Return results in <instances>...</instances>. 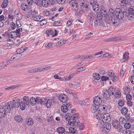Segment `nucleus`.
<instances>
[{"label":"nucleus","instance_id":"1","mask_svg":"<svg viewBox=\"0 0 134 134\" xmlns=\"http://www.w3.org/2000/svg\"><path fill=\"white\" fill-rule=\"evenodd\" d=\"M88 12V14L87 15V18L90 25H92L94 23L96 25L100 27H105L106 29L108 27L102 21L103 18L102 14L97 13L95 14L90 11H89Z\"/></svg>","mask_w":134,"mask_h":134},{"label":"nucleus","instance_id":"2","mask_svg":"<svg viewBox=\"0 0 134 134\" xmlns=\"http://www.w3.org/2000/svg\"><path fill=\"white\" fill-rule=\"evenodd\" d=\"M108 14L109 16H110V19L112 23L114 25L116 26L119 25L120 23V19L118 18L115 15L114 10L112 9H110L109 11Z\"/></svg>","mask_w":134,"mask_h":134},{"label":"nucleus","instance_id":"3","mask_svg":"<svg viewBox=\"0 0 134 134\" xmlns=\"http://www.w3.org/2000/svg\"><path fill=\"white\" fill-rule=\"evenodd\" d=\"M97 117L99 119H101L102 121H104V123L107 121L109 122L111 120L110 116L108 113L101 114L100 112Z\"/></svg>","mask_w":134,"mask_h":134},{"label":"nucleus","instance_id":"4","mask_svg":"<svg viewBox=\"0 0 134 134\" xmlns=\"http://www.w3.org/2000/svg\"><path fill=\"white\" fill-rule=\"evenodd\" d=\"M76 113L72 115V117H71L72 119L69 120V124L71 126H73L76 124H77L78 123L79 120L78 119L79 118V116Z\"/></svg>","mask_w":134,"mask_h":134},{"label":"nucleus","instance_id":"5","mask_svg":"<svg viewBox=\"0 0 134 134\" xmlns=\"http://www.w3.org/2000/svg\"><path fill=\"white\" fill-rule=\"evenodd\" d=\"M125 16L131 20H134V9L133 8H129L128 11L126 14H125Z\"/></svg>","mask_w":134,"mask_h":134},{"label":"nucleus","instance_id":"6","mask_svg":"<svg viewBox=\"0 0 134 134\" xmlns=\"http://www.w3.org/2000/svg\"><path fill=\"white\" fill-rule=\"evenodd\" d=\"M113 127L119 132L122 131L123 127L122 125L117 120H115L113 122Z\"/></svg>","mask_w":134,"mask_h":134},{"label":"nucleus","instance_id":"7","mask_svg":"<svg viewBox=\"0 0 134 134\" xmlns=\"http://www.w3.org/2000/svg\"><path fill=\"white\" fill-rule=\"evenodd\" d=\"M91 110L92 113L93 114L94 117L98 119V116L99 114L100 113L98 110V106H95V105L93 104L91 106Z\"/></svg>","mask_w":134,"mask_h":134},{"label":"nucleus","instance_id":"8","mask_svg":"<svg viewBox=\"0 0 134 134\" xmlns=\"http://www.w3.org/2000/svg\"><path fill=\"white\" fill-rule=\"evenodd\" d=\"M102 94H100L99 96H96L94 98L93 101L94 105L97 106H99L101 103L102 101Z\"/></svg>","mask_w":134,"mask_h":134},{"label":"nucleus","instance_id":"9","mask_svg":"<svg viewBox=\"0 0 134 134\" xmlns=\"http://www.w3.org/2000/svg\"><path fill=\"white\" fill-rule=\"evenodd\" d=\"M69 4L71 5L72 9L77 11L79 9V5L76 0H72L69 1Z\"/></svg>","mask_w":134,"mask_h":134},{"label":"nucleus","instance_id":"10","mask_svg":"<svg viewBox=\"0 0 134 134\" xmlns=\"http://www.w3.org/2000/svg\"><path fill=\"white\" fill-rule=\"evenodd\" d=\"M115 12H114L115 15L118 18L120 19H122L124 17V13H122L120 10V9L119 8H118L115 10Z\"/></svg>","mask_w":134,"mask_h":134},{"label":"nucleus","instance_id":"11","mask_svg":"<svg viewBox=\"0 0 134 134\" xmlns=\"http://www.w3.org/2000/svg\"><path fill=\"white\" fill-rule=\"evenodd\" d=\"M90 3L92 5L94 10L96 12L99 9V7L98 4H97L96 0H90Z\"/></svg>","mask_w":134,"mask_h":134},{"label":"nucleus","instance_id":"12","mask_svg":"<svg viewBox=\"0 0 134 134\" xmlns=\"http://www.w3.org/2000/svg\"><path fill=\"white\" fill-rule=\"evenodd\" d=\"M13 102L12 100H11L8 102L5 103L4 105V107L6 110H7L9 111L11 109H13L14 105H13Z\"/></svg>","mask_w":134,"mask_h":134},{"label":"nucleus","instance_id":"13","mask_svg":"<svg viewBox=\"0 0 134 134\" xmlns=\"http://www.w3.org/2000/svg\"><path fill=\"white\" fill-rule=\"evenodd\" d=\"M47 100L46 98H41L39 97H37L36 98V103L38 104L43 105L46 103Z\"/></svg>","mask_w":134,"mask_h":134},{"label":"nucleus","instance_id":"14","mask_svg":"<svg viewBox=\"0 0 134 134\" xmlns=\"http://www.w3.org/2000/svg\"><path fill=\"white\" fill-rule=\"evenodd\" d=\"M111 128L110 124L107 122L105 124L102 128V130L104 132H109Z\"/></svg>","mask_w":134,"mask_h":134},{"label":"nucleus","instance_id":"15","mask_svg":"<svg viewBox=\"0 0 134 134\" xmlns=\"http://www.w3.org/2000/svg\"><path fill=\"white\" fill-rule=\"evenodd\" d=\"M7 110L4 107L0 106V118H1L5 117L6 115V112Z\"/></svg>","mask_w":134,"mask_h":134},{"label":"nucleus","instance_id":"16","mask_svg":"<svg viewBox=\"0 0 134 134\" xmlns=\"http://www.w3.org/2000/svg\"><path fill=\"white\" fill-rule=\"evenodd\" d=\"M58 32V31L56 30H54L52 29H50L49 30H47L46 32V34L48 35H53V36L57 35Z\"/></svg>","mask_w":134,"mask_h":134},{"label":"nucleus","instance_id":"17","mask_svg":"<svg viewBox=\"0 0 134 134\" xmlns=\"http://www.w3.org/2000/svg\"><path fill=\"white\" fill-rule=\"evenodd\" d=\"M59 98L60 101L65 103L68 100V96L66 94H62L60 95Z\"/></svg>","mask_w":134,"mask_h":134},{"label":"nucleus","instance_id":"18","mask_svg":"<svg viewBox=\"0 0 134 134\" xmlns=\"http://www.w3.org/2000/svg\"><path fill=\"white\" fill-rule=\"evenodd\" d=\"M55 40L57 41H58L56 44V46L58 47H59L63 45L66 42V41L63 39L60 40V41H59V38H57L55 39Z\"/></svg>","mask_w":134,"mask_h":134},{"label":"nucleus","instance_id":"19","mask_svg":"<svg viewBox=\"0 0 134 134\" xmlns=\"http://www.w3.org/2000/svg\"><path fill=\"white\" fill-rule=\"evenodd\" d=\"M21 56V54L20 53H17V54L13 55L9 59L10 61H11L12 60L14 59V60L18 59L20 58Z\"/></svg>","mask_w":134,"mask_h":134},{"label":"nucleus","instance_id":"20","mask_svg":"<svg viewBox=\"0 0 134 134\" xmlns=\"http://www.w3.org/2000/svg\"><path fill=\"white\" fill-rule=\"evenodd\" d=\"M115 91V88L112 87H110L108 90H107V93L109 96L113 95Z\"/></svg>","mask_w":134,"mask_h":134},{"label":"nucleus","instance_id":"21","mask_svg":"<svg viewBox=\"0 0 134 134\" xmlns=\"http://www.w3.org/2000/svg\"><path fill=\"white\" fill-rule=\"evenodd\" d=\"M104 121L101 120V119H99L97 124V126L99 129H102L104 125Z\"/></svg>","mask_w":134,"mask_h":134},{"label":"nucleus","instance_id":"22","mask_svg":"<svg viewBox=\"0 0 134 134\" xmlns=\"http://www.w3.org/2000/svg\"><path fill=\"white\" fill-rule=\"evenodd\" d=\"M22 102H24L27 105H28L30 104L29 98L27 96H25L23 97Z\"/></svg>","mask_w":134,"mask_h":134},{"label":"nucleus","instance_id":"23","mask_svg":"<svg viewBox=\"0 0 134 134\" xmlns=\"http://www.w3.org/2000/svg\"><path fill=\"white\" fill-rule=\"evenodd\" d=\"M65 128L63 127H58L57 130V132L58 133H61V134L65 132Z\"/></svg>","mask_w":134,"mask_h":134},{"label":"nucleus","instance_id":"24","mask_svg":"<svg viewBox=\"0 0 134 134\" xmlns=\"http://www.w3.org/2000/svg\"><path fill=\"white\" fill-rule=\"evenodd\" d=\"M11 62L10 61L9 59V60H7L1 63L0 64V66L4 67Z\"/></svg>","mask_w":134,"mask_h":134},{"label":"nucleus","instance_id":"25","mask_svg":"<svg viewBox=\"0 0 134 134\" xmlns=\"http://www.w3.org/2000/svg\"><path fill=\"white\" fill-rule=\"evenodd\" d=\"M14 120L16 122L19 123L21 122L23 120V118L20 116L17 115L15 116Z\"/></svg>","mask_w":134,"mask_h":134},{"label":"nucleus","instance_id":"26","mask_svg":"<svg viewBox=\"0 0 134 134\" xmlns=\"http://www.w3.org/2000/svg\"><path fill=\"white\" fill-rule=\"evenodd\" d=\"M98 108L99 112L102 111H105L107 110V107L105 106L100 105L98 106Z\"/></svg>","mask_w":134,"mask_h":134},{"label":"nucleus","instance_id":"27","mask_svg":"<svg viewBox=\"0 0 134 134\" xmlns=\"http://www.w3.org/2000/svg\"><path fill=\"white\" fill-rule=\"evenodd\" d=\"M73 126H75L77 129H79L81 130L83 129L84 128V126L81 123L79 122V121L78 122V123L77 124L73 125Z\"/></svg>","mask_w":134,"mask_h":134},{"label":"nucleus","instance_id":"28","mask_svg":"<svg viewBox=\"0 0 134 134\" xmlns=\"http://www.w3.org/2000/svg\"><path fill=\"white\" fill-rule=\"evenodd\" d=\"M61 109L62 111L64 113H66L67 112L68 110H69L67 106L64 104L62 105Z\"/></svg>","mask_w":134,"mask_h":134},{"label":"nucleus","instance_id":"29","mask_svg":"<svg viewBox=\"0 0 134 134\" xmlns=\"http://www.w3.org/2000/svg\"><path fill=\"white\" fill-rule=\"evenodd\" d=\"M29 101L30 103L32 105H35L36 103V98L33 97H32L30 98Z\"/></svg>","mask_w":134,"mask_h":134},{"label":"nucleus","instance_id":"30","mask_svg":"<svg viewBox=\"0 0 134 134\" xmlns=\"http://www.w3.org/2000/svg\"><path fill=\"white\" fill-rule=\"evenodd\" d=\"M104 15V19L105 20V21L106 22L108 23H109L110 21V16H109V14L108 15L107 14H103Z\"/></svg>","mask_w":134,"mask_h":134},{"label":"nucleus","instance_id":"31","mask_svg":"<svg viewBox=\"0 0 134 134\" xmlns=\"http://www.w3.org/2000/svg\"><path fill=\"white\" fill-rule=\"evenodd\" d=\"M41 6L42 5L44 7H46L48 6L49 3L48 0H42Z\"/></svg>","mask_w":134,"mask_h":134},{"label":"nucleus","instance_id":"32","mask_svg":"<svg viewBox=\"0 0 134 134\" xmlns=\"http://www.w3.org/2000/svg\"><path fill=\"white\" fill-rule=\"evenodd\" d=\"M26 122L28 125L31 126L33 124L34 121L32 119L30 118L29 119H26Z\"/></svg>","mask_w":134,"mask_h":134},{"label":"nucleus","instance_id":"33","mask_svg":"<svg viewBox=\"0 0 134 134\" xmlns=\"http://www.w3.org/2000/svg\"><path fill=\"white\" fill-rule=\"evenodd\" d=\"M20 104L19 106L20 107V108L21 110H23L25 109L26 108V104L24 102L21 101V102H20Z\"/></svg>","mask_w":134,"mask_h":134},{"label":"nucleus","instance_id":"34","mask_svg":"<svg viewBox=\"0 0 134 134\" xmlns=\"http://www.w3.org/2000/svg\"><path fill=\"white\" fill-rule=\"evenodd\" d=\"M52 100L51 99H48L47 100L46 103L45 104H46V106L47 108H50L51 107V105H52Z\"/></svg>","mask_w":134,"mask_h":134},{"label":"nucleus","instance_id":"35","mask_svg":"<svg viewBox=\"0 0 134 134\" xmlns=\"http://www.w3.org/2000/svg\"><path fill=\"white\" fill-rule=\"evenodd\" d=\"M123 89L124 90L125 94H129L130 91V89L127 86H126L124 87Z\"/></svg>","mask_w":134,"mask_h":134},{"label":"nucleus","instance_id":"36","mask_svg":"<svg viewBox=\"0 0 134 134\" xmlns=\"http://www.w3.org/2000/svg\"><path fill=\"white\" fill-rule=\"evenodd\" d=\"M21 8L22 10H26L27 9L28 10L29 9L28 5H27L25 3H22Z\"/></svg>","mask_w":134,"mask_h":134},{"label":"nucleus","instance_id":"37","mask_svg":"<svg viewBox=\"0 0 134 134\" xmlns=\"http://www.w3.org/2000/svg\"><path fill=\"white\" fill-rule=\"evenodd\" d=\"M51 68V66H49L47 67H46L43 68H38L39 72H41L42 71H44L45 70H47L49 69H50Z\"/></svg>","mask_w":134,"mask_h":134},{"label":"nucleus","instance_id":"38","mask_svg":"<svg viewBox=\"0 0 134 134\" xmlns=\"http://www.w3.org/2000/svg\"><path fill=\"white\" fill-rule=\"evenodd\" d=\"M103 97L105 98V99H107L110 97V96H109L108 94H107V90L104 89L103 91Z\"/></svg>","mask_w":134,"mask_h":134},{"label":"nucleus","instance_id":"39","mask_svg":"<svg viewBox=\"0 0 134 134\" xmlns=\"http://www.w3.org/2000/svg\"><path fill=\"white\" fill-rule=\"evenodd\" d=\"M129 53L128 52H124L123 56V58L126 60H128L129 59Z\"/></svg>","mask_w":134,"mask_h":134},{"label":"nucleus","instance_id":"40","mask_svg":"<svg viewBox=\"0 0 134 134\" xmlns=\"http://www.w3.org/2000/svg\"><path fill=\"white\" fill-rule=\"evenodd\" d=\"M23 31V29L22 27L21 28H19L18 29L16 30V31H14L13 32V33H15L16 34H18V36H20V32H22Z\"/></svg>","mask_w":134,"mask_h":134},{"label":"nucleus","instance_id":"41","mask_svg":"<svg viewBox=\"0 0 134 134\" xmlns=\"http://www.w3.org/2000/svg\"><path fill=\"white\" fill-rule=\"evenodd\" d=\"M127 8L126 6L124 5L121 6V9L120 10L121 12H122V13H127Z\"/></svg>","mask_w":134,"mask_h":134},{"label":"nucleus","instance_id":"42","mask_svg":"<svg viewBox=\"0 0 134 134\" xmlns=\"http://www.w3.org/2000/svg\"><path fill=\"white\" fill-rule=\"evenodd\" d=\"M93 78L94 79L97 80H98L100 77V76L98 73H95L93 74Z\"/></svg>","mask_w":134,"mask_h":134},{"label":"nucleus","instance_id":"43","mask_svg":"<svg viewBox=\"0 0 134 134\" xmlns=\"http://www.w3.org/2000/svg\"><path fill=\"white\" fill-rule=\"evenodd\" d=\"M121 2L123 4H124L128 5L131 4V1L130 0H121Z\"/></svg>","mask_w":134,"mask_h":134},{"label":"nucleus","instance_id":"44","mask_svg":"<svg viewBox=\"0 0 134 134\" xmlns=\"http://www.w3.org/2000/svg\"><path fill=\"white\" fill-rule=\"evenodd\" d=\"M127 112L128 109L126 108L125 107L123 108L121 110V113L123 115L126 114Z\"/></svg>","mask_w":134,"mask_h":134},{"label":"nucleus","instance_id":"45","mask_svg":"<svg viewBox=\"0 0 134 134\" xmlns=\"http://www.w3.org/2000/svg\"><path fill=\"white\" fill-rule=\"evenodd\" d=\"M28 72L29 73H33L39 72L38 68L29 70Z\"/></svg>","mask_w":134,"mask_h":134},{"label":"nucleus","instance_id":"46","mask_svg":"<svg viewBox=\"0 0 134 134\" xmlns=\"http://www.w3.org/2000/svg\"><path fill=\"white\" fill-rule=\"evenodd\" d=\"M125 100L123 99H120L118 101V104L120 106H123L125 104Z\"/></svg>","mask_w":134,"mask_h":134},{"label":"nucleus","instance_id":"47","mask_svg":"<svg viewBox=\"0 0 134 134\" xmlns=\"http://www.w3.org/2000/svg\"><path fill=\"white\" fill-rule=\"evenodd\" d=\"M71 115L70 114H67L66 115L65 117L64 118L67 121H68V122H69V120L71 119L72 118H71Z\"/></svg>","mask_w":134,"mask_h":134},{"label":"nucleus","instance_id":"48","mask_svg":"<svg viewBox=\"0 0 134 134\" xmlns=\"http://www.w3.org/2000/svg\"><path fill=\"white\" fill-rule=\"evenodd\" d=\"M125 117L126 119L127 120V121H129L132 122L133 121V120L131 118H130V115L129 114H128L126 113V114H125Z\"/></svg>","mask_w":134,"mask_h":134},{"label":"nucleus","instance_id":"49","mask_svg":"<svg viewBox=\"0 0 134 134\" xmlns=\"http://www.w3.org/2000/svg\"><path fill=\"white\" fill-rule=\"evenodd\" d=\"M42 0H33V2L36 5L40 6H41Z\"/></svg>","mask_w":134,"mask_h":134},{"label":"nucleus","instance_id":"50","mask_svg":"<svg viewBox=\"0 0 134 134\" xmlns=\"http://www.w3.org/2000/svg\"><path fill=\"white\" fill-rule=\"evenodd\" d=\"M44 18L40 16H37L36 17L34 18V20L35 21H40L41 19H43Z\"/></svg>","mask_w":134,"mask_h":134},{"label":"nucleus","instance_id":"51","mask_svg":"<svg viewBox=\"0 0 134 134\" xmlns=\"http://www.w3.org/2000/svg\"><path fill=\"white\" fill-rule=\"evenodd\" d=\"M121 93L120 91H118L116 92L115 97L117 98H119L121 97Z\"/></svg>","mask_w":134,"mask_h":134},{"label":"nucleus","instance_id":"52","mask_svg":"<svg viewBox=\"0 0 134 134\" xmlns=\"http://www.w3.org/2000/svg\"><path fill=\"white\" fill-rule=\"evenodd\" d=\"M44 18L43 19H41V20L40 21V24L41 26L43 25L46 24L47 23V21L46 20H44Z\"/></svg>","mask_w":134,"mask_h":134},{"label":"nucleus","instance_id":"53","mask_svg":"<svg viewBox=\"0 0 134 134\" xmlns=\"http://www.w3.org/2000/svg\"><path fill=\"white\" fill-rule=\"evenodd\" d=\"M119 122L121 124L123 125L125 122V118L120 117L119 119Z\"/></svg>","mask_w":134,"mask_h":134},{"label":"nucleus","instance_id":"54","mask_svg":"<svg viewBox=\"0 0 134 134\" xmlns=\"http://www.w3.org/2000/svg\"><path fill=\"white\" fill-rule=\"evenodd\" d=\"M124 127L127 129H130L131 128V125L128 122L126 123L124 125Z\"/></svg>","mask_w":134,"mask_h":134},{"label":"nucleus","instance_id":"55","mask_svg":"<svg viewBox=\"0 0 134 134\" xmlns=\"http://www.w3.org/2000/svg\"><path fill=\"white\" fill-rule=\"evenodd\" d=\"M69 133H74L76 132V130L72 127H70L69 129Z\"/></svg>","mask_w":134,"mask_h":134},{"label":"nucleus","instance_id":"56","mask_svg":"<svg viewBox=\"0 0 134 134\" xmlns=\"http://www.w3.org/2000/svg\"><path fill=\"white\" fill-rule=\"evenodd\" d=\"M45 47L48 49L52 48V45L51 43H49L48 44H46L45 45Z\"/></svg>","mask_w":134,"mask_h":134},{"label":"nucleus","instance_id":"57","mask_svg":"<svg viewBox=\"0 0 134 134\" xmlns=\"http://www.w3.org/2000/svg\"><path fill=\"white\" fill-rule=\"evenodd\" d=\"M23 50L24 47H21V48L17 49L16 51L17 53H20V54H21V53H23Z\"/></svg>","mask_w":134,"mask_h":134},{"label":"nucleus","instance_id":"58","mask_svg":"<svg viewBox=\"0 0 134 134\" xmlns=\"http://www.w3.org/2000/svg\"><path fill=\"white\" fill-rule=\"evenodd\" d=\"M86 68L84 67H81L78 68L77 70V72H79L83 71L86 70Z\"/></svg>","mask_w":134,"mask_h":134},{"label":"nucleus","instance_id":"59","mask_svg":"<svg viewBox=\"0 0 134 134\" xmlns=\"http://www.w3.org/2000/svg\"><path fill=\"white\" fill-rule=\"evenodd\" d=\"M83 10H80L76 13L75 15L76 16H80L83 13Z\"/></svg>","mask_w":134,"mask_h":134},{"label":"nucleus","instance_id":"60","mask_svg":"<svg viewBox=\"0 0 134 134\" xmlns=\"http://www.w3.org/2000/svg\"><path fill=\"white\" fill-rule=\"evenodd\" d=\"M126 96V99L127 100H131L132 98V96L131 94H128Z\"/></svg>","mask_w":134,"mask_h":134},{"label":"nucleus","instance_id":"61","mask_svg":"<svg viewBox=\"0 0 134 134\" xmlns=\"http://www.w3.org/2000/svg\"><path fill=\"white\" fill-rule=\"evenodd\" d=\"M8 2H3L1 5V7L2 8H5L7 6Z\"/></svg>","mask_w":134,"mask_h":134},{"label":"nucleus","instance_id":"62","mask_svg":"<svg viewBox=\"0 0 134 134\" xmlns=\"http://www.w3.org/2000/svg\"><path fill=\"white\" fill-rule=\"evenodd\" d=\"M125 69H123V68H122L121 69V70L120 75V76H122L124 74L125 72Z\"/></svg>","mask_w":134,"mask_h":134},{"label":"nucleus","instance_id":"63","mask_svg":"<svg viewBox=\"0 0 134 134\" xmlns=\"http://www.w3.org/2000/svg\"><path fill=\"white\" fill-rule=\"evenodd\" d=\"M60 22L59 21H58L54 22L53 23V25L55 26H59Z\"/></svg>","mask_w":134,"mask_h":134},{"label":"nucleus","instance_id":"64","mask_svg":"<svg viewBox=\"0 0 134 134\" xmlns=\"http://www.w3.org/2000/svg\"><path fill=\"white\" fill-rule=\"evenodd\" d=\"M56 1L59 4H62L64 3L65 0H56Z\"/></svg>","mask_w":134,"mask_h":134}]
</instances>
